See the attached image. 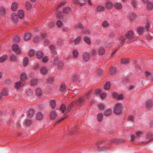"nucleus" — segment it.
<instances>
[{
    "label": "nucleus",
    "instance_id": "a211bd4d",
    "mask_svg": "<svg viewBox=\"0 0 153 153\" xmlns=\"http://www.w3.org/2000/svg\"><path fill=\"white\" fill-rule=\"evenodd\" d=\"M43 53L41 51H38L36 53V56L38 59H41L43 57Z\"/></svg>",
    "mask_w": 153,
    "mask_h": 153
},
{
    "label": "nucleus",
    "instance_id": "338daca9",
    "mask_svg": "<svg viewBox=\"0 0 153 153\" xmlns=\"http://www.w3.org/2000/svg\"><path fill=\"white\" fill-rule=\"evenodd\" d=\"M65 89V86L64 84H62L61 86L60 90L62 91H64Z\"/></svg>",
    "mask_w": 153,
    "mask_h": 153
},
{
    "label": "nucleus",
    "instance_id": "393cba45",
    "mask_svg": "<svg viewBox=\"0 0 153 153\" xmlns=\"http://www.w3.org/2000/svg\"><path fill=\"white\" fill-rule=\"evenodd\" d=\"M43 117L42 114L40 112H38L36 114V118L38 120L42 119Z\"/></svg>",
    "mask_w": 153,
    "mask_h": 153
},
{
    "label": "nucleus",
    "instance_id": "4468645a",
    "mask_svg": "<svg viewBox=\"0 0 153 153\" xmlns=\"http://www.w3.org/2000/svg\"><path fill=\"white\" fill-rule=\"evenodd\" d=\"M18 7V4L16 2H13L12 3L11 6V10L13 11L16 10Z\"/></svg>",
    "mask_w": 153,
    "mask_h": 153
},
{
    "label": "nucleus",
    "instance_id": "3c124183",
    "mask_svg": "<svg viewBox=\"0 0 153 153\" xmlns=\"http://www.w3.org/2000/svg\"><path fill=\"white\" fill-rule=\"evenodd\" d=\"M12 82L10 79H7L6 80L5 84L7 86H10L12 84Z\"/></svg>",
    "mask_w": 153,
    "mask_h": 153
},
{
    "label": "nucleus",
    "instance_id": "7c9ffc66",
    "mask_svg": "<svg viewBox=\"0 0 153 153\" xmlns=\"http://www.w3.org/2000/svg\"><path fill=\"white\" fill-rule=\"evenodd\" d=\"M56 114L55 111H53L51 113L50 115L51 119L53 120L56 117Z\"/></svg>",
    "mask_w": 153,
    "mask_h": 153
},
{
    "label": "nucleus",
    "instance_id": "603ef678",
    "mask_svg": "<svg viewBox=\"0 0 153 153\" xmlns=\"http://www.w3.org/2000/svg\"><path fill=\"white\" fill-rule=\"evenodd\" d=\"M56 24L59 27H61L63 24L62 22L60 20L57 21Z\"/></svg>",
    "mask_w": 153,
    "mask_h": 153
},
{
    "label": "nucleus",
    "instance_id": "5701e85b",
    "mask_svg": "<svg viewBox=\"0 0 153 153\" xmlns=\"http://www.w3.org/2000/svg\"><path fill=\"white\" fill-rule=\"evenodd\" d=\"M31 34L29 33H27L25 34L24 39L25 40L27 41L29 40L31 37Z\"/></svg>",
    "mask_w": 153,
    "mask_h": 153
},
{
    "label": "nucleus",
    "instance_id": "680f3d73",
    "mask_svg": "<svg viewBox=\"0 0 153 153\" xmlns=\"http://www.w3.org/2000/svg\"><path fill=\"white\" fill-rule=\"evenodd\" d=\"M58 19H60L62 17V13L61 12H58L56 14Z\"/></svg>",
    "mask_w": 153,
    "mask_h": 153
},
{
    "label": "nucleus",
    "instance_id": "aec40b11",
    "mask_svg": "<svg viewBox=\"0 0 153 153\" xmlns=\"http://www.w3.org/2000/svg\"><path fill=\"white\" fill-rule=\"evenodd\" d=\"M6 10L5 8L1 6L0 7V13L1 15L4 16L6 14Z\"/></svg>",
    "mask_w": 153,
    "mask_h": 153
},
{
    "label": "nucleus",
    "instance_id": "37998d69",
    "mask_svg": "<svg viewBox=\"0 0 153 153\" xmlns=\"http://www.w3.org/2000/svg\"><path fill=\"white\" fill-rule=\"evenodd\" d=\"M116 72V68L115 67H111L110 69V73L111 74H114Z\"/></svg>",
    "mask_w": 153,
    "mask_h": 153
},
{
    "label": "nucleus",
    "instance_id": "f03ea898",
    "mask_svg": "<svg viewBox=\"0 0 153 153\" xmlns=\"http://www.w3.org/2000/svg\"><path fill=\"white\" fill-rule=\"evenodd\" d=\"M123 109V106L121 103H117L114 108V112L117 115H120L122 113Z\"/></svg>",
    "mask_w": 153,
    "mask_h": 153
},
{
    "label": "nucleus",
    "instance_id": "bb28decb",
    "mask_svg": "<svg viewBox=\"0 0 153 153\" xmlns=\"http://www.w3.org/2000/svg\"><path fill=\"white\" fill-rule=\"evenodd\" d=\"M130 62V60L127 59H121V64L126 65L128 64Z\"/></svg>",
    "mask_w": 153,
    "mask_h": 153
},
{
    "label": "nucleus",
    "instance_id": "f704fd0d",
    "mask_svg": "<svg viewBox=\"0 0 153 153\" xmlns=\"http://www.w3.org/2000/svg\"><path fill=\"white\" fill-rule=\"evenodd\" d=\"M27 79V76L26 74L24 73H22L21 76V80L24 81H25V80Z\"/></svg>",
    "mask_w": 153,
    "mask_h": 153
},
{
    "label": "nucleus",
    "instance_id": "cd10ccee",
    "mask_svg": "<svg viewBox=\"0 0 153 153\" xmlns=\"http://www.w3.org/2000/svg\"><path fill=\"white\" fill-rule=\"evenodd\" d=\"M40 40V37L39 35H36L33 39V41L35 43H38Z\"/></svg>",
    "mask_w": 153,
    "mask_h": 153
},
{
    "label": "nucleus",
    "instance_id": "a18cd8bd",
    "mask_svg": "<svg viewBox=\"0 0 153 153\" xmlns=\"http://www.w3.org/2000/svg\"><path fill=\"white\" fill-rule=\"evenodd\" d=\"M56 102L54 100H52L51 102V105L53 109H54L56 106Z\"/></svg>",
    "mask_w": 153,
    "mask_h": 153
},
{
    "label": "nucleus",
    "instance_id": "c756f323",
    "mask_svg": "<svg viewBox=\"0 0 153 153\" xmlns=\"http://www.w3.org/2000/svg\"><path fill=\"white\" fill-rule=\"evenodd\" d=\"M147 7L148 10H151L153 9V4L151 1H149L147 4Z\"/></svg>",
    "mask_w": 153,
    "mask_h": 153
},
{
    "label": "nucleus",
    "instance_id": "4c0bfd02",
    "mask_svg": "<svg viewBox=\"0 0 153 153\" xmlns=\"http://www.w3.org/2000/svg\"><path fill=\"white\" fill-rule=\"evenodd\" d=\"M135 14L134 13H130L129 17V19L130 21H133L135 19Z\"/></svg>",
    "mask_w": 153,
    "mask_h": 153
},
{
    "label": "nucleus",
    "instance_id": "7ed1b4c3",
    "mask_svg": "<svg viewBox=\"0 0 153 153\" xmlns=\"http://www.w3.org/2000/svg\"><path fill=\"white\" fill-rule=\"evenodd\" d=\"M13 49V51H15L17 54H20L22 52L21 50L19 48V45L16 44H15L13 45L12 46Z\"/></svg>",
    "mask_w": 153,
    "mask_h": 153
},
{
    "label": "nucleus",
    "instance_id": "bf43d9fd",
    "mask_svg": "<svg viewBox=\"0 0 153 153\" xmlns=\"http://www.w3.org/2000/svg\"><path fill=\"white\" fill-rule=\"evenodd\" d=\"M145 75L146 76L149 77L151 80H152L153 79H152L153 78L152 77L151 74L149 72H146V71L145 72Z\"/></svg>",
    "mask_w": 153,
    "mask_h": 153
},
{
    "label": "nucleus",
    "instance_id": "9b49d317",
    "mask_svg": "<svg viewBox=\"0 0 153 153\" xmlns=\"http://www.w3.org/2000/svg\"><path fill=\"white\" fill-rule=\"evenodd\" d=\"M48 69L47 67L44 66L42 67L40 69L41 73L45 75L48 72Z\"/></svg>",
    "mask_w": 153,
    "mask_h": 153
},
{
    "label": "nucleus",
    "instance_id": "c9c22d12",
    "mask_svg": "<svg viewBox=\"0 0 153 153\" xmlns=\"http://www.w3.org/2000/svg\"><path fill=\"white\" fill-rule=\"evenodd\" d=\"M57 44L59 46H61L64 44V40L61 39H59L57 41Z\"/></svg>",
    "mask_w": 153,
    "mask_h": 153
},
{
    "label": "nucleus",
    "instance_id": "6e6d98bb",
    "mask_svg": "<svg viewBox=\"0 0 153 153\" xmlns=\"http://www.w3.org/2000/svg\"><path fill=\"white\" fill-rule=\"evenodd\" d=\"M91 95V92H87L85 94V95L84 97L85 99L86 100H88L90 98V97Z\"/></svg>",
    "mask_w": 153,
    "mask_h": 153
},
{
    "label": "nucleus",
    "instance_id": "2eb2a0df",
    "mask_svg": "<svg viewBox=\"0 0 153 153\" xmlns=\"http://www.w3.org/2000/svg\"><path fill=\"white\" fill-rule=\"evenodd\" d=\"M71 9L69 7H65L63 10V12L64 13L69 14L71 13Z\"/></svg>",
    "mask_w": 153,
    "mask_h": 153
},
{
    "label": "nucleus",
    "instance_id": "ddd939ff",
    "mask_svg": "<svg viewBox=\"0 0 153 153\" xmlns=\"http://www.w3.org/2000/svg\"><path fill=\"white\" fill-rule=\"evenodd\" d=\"M105 8L103 6L99 5L96 8V11L98 13H102L104 11Z\"/></svg>",
    "mask_w": 153,
    "mask_h": 153
},
{
    "label": "nucleus",
    "instance_id": "a19ab883",
    "mask_svg": "<svg viewBox=\"0 0 153 153\" xmlns=\"http://www.w3.org/2000/svg\"><path fill=\"white\" fill-rule=\"evenodd\" d=\"M110 88V83L109 82H107L104 86V88L106 90L109 89Z\"/></svg>",
    "mask_w": 153,
    "mask_h": 153
},
{
    "label": "nucleus",
    "instance_id": "a878e982",
    "mask_svg": "<svg viewBox=\"0 0 153 153\" xmlns=\"http://www.w3.org/2000/svg\"><path fill=\"white\" fill-rule=\"evenodd\" d=\"M2 94L3 96L8 95L9 94V91L8 90L5 88H3L2 91Z\"/></svg>",
    "mask_w": 153,
    "mask_h": 153
},
{
    "label": "nucleus",
    "instance_id": "4be33fe9",
    "mask_svg": "<svg viewBox=\"0 0 153 153\" xmlns=\"http://www.w3.org/2000/svg\"><path fill=\"white\" fill-rule=\"evenodd\" d=\"M36 95L38 97H39L42 94V90L39 88H37L36 90Z\"/></svg>",
    "mask_w": 153,
    "mask_h": 153
},
{
    "label": "nucleus",
    "instance_id": "72a5a7b5",
    "mask_svg": "<svg viewBox=\"0 0 153 153\" xmlns=\"http://www.w3.org/2000/svg\"><path fill=\"white\" fill-rule=\"evenodd\" d=\"M30 83L32 86H36L38 84V81L36 79H33L31 81Z\"/></svg>",
    "mask_w": 153,
    "mask_h": 153
},
{
    "label": "nucleus",
    "instance_id": "f3484780",
    "mask_svg": "<svg viewBox=\"0 0 153 153\" xmlns=\"http://www.w3.org/2000/svg\"><path fill=\"white\" fill-rule=\"evenodd\" d=\"M98 52L100 55H103L105 52V50L104 48L102 47H100L98 50Z\"/></svg>",
    "mask_w": 153,
    "mask_h": 153
},
{
    "label": "nucleus",
    "instance_id": "1a4fd4ad",
    "mask_svg": "<svg viewBox=\"0 0 153 153\" xmlns=\"http://www.w3.org/2000/svg\"><path fill=\"white\" fill-rule=\"evenodd\" d=\"M113 3L111 1L107 2L105 5L106 8L108 10L111 9L113 8Z\"/></svg>",
    "mask_w": 153,
    "mask_h": 153
},
{
    "label": "nucleus",
    "instance_id": "6e6552de",
    "mask_svg": "<svg viewBox=\"0 0 153 153\" xmlns=\"http://www.w3.org/2000/svg\"><path fill=\"white\" fill-rule=\"evenodd\" d=\"M114 6L115 8L117 10H120L123 8L122 4L120 2H116L114 4Z\"/></svg>",
    "mask_w": 153,
    "mask_h": 153
},
{
    "label": "nucleus",
    "instance_id": "de8ad7c7",
    "mask_svg": "<svg viewBox=\"0 0 153 153\" xmlns=\"http://www.w3.org/2000/svg\"><path fill=\"white\" fill-rule=\"evenodd\" d=\"M96 50L95 49H94L91 50V53L92 56H96Z\"/></svg>",
    "mask_w": 153,
    "mask_h": 153
},
{
    "label": "nucleus",
    "instance_id": "c85d7f7f",
    "mask_svg": "<svg viewBox=\"0 0 153 153\" xmlns=\"http://www.w3.org/2000/svg\"><path fill=\"white\" fill-rule=\"evenodd\" d=\"M152 133L149 132L147 134V138L149 139V140L148 141H146L145 142V143H148L152 140Z\"/></svg>",
    "mask_w": 153,
    "mask_h": 153
},
{
    "label": "nucleus",
    "instance_id": "e433bc0d",
    "mask_svg": "<svg viewBox=\"0 0 153 153\" xmlns=\"http://www.w3.org/2000/svg\"><path fill=\"white\" fill-rule=\"evenodd\" d=\"M112 113V110L110 109H108L106 110L104 113L105 115L106 116H108L110 115Z\"/></svg>",
    "mask_w": 153,
    "mask_h": 153
},
{
    "label": "nucleus",
    "instance_id": "473e14b6",
    "mask_svg": "<svg viewBox=\"0 0 153 153\" xmlns=\"http://www.w3.org/2000/svg\"><path fill=\"white\" fill-rule=\"evenodd\" d=\"M33 92V90L30 89H27L26 92V94L28 96H31L32 95Z\"/></svg>",
    "mask_w": 153,
    "mask_h": 153
},
{
    "label": "nucleus",
    "instance_id": "09e8293b",
    "mask_svg": "<svg viewBox=\"0 0 153 153\" xmlns=\"http://www.w3.org/2000/svg\"><path fill=\"white\" fill-rule=\"evenodd\" d=\"M131 3L132 6L134 7H136L137 6V1L136 0H132L131 1Z\"/></svg>",
    "mask_w": 153,
    "mask_h": 153
},
{
    "label": "nucleus",
    "instance_id": "774afa93",
    "mask_svg": "<svg viewBox=\"0 0 153 153\" xmlns=\"http://www.w3.org/2000/svg\"><path fill=\"white\" fill-rule=\"evenodd\" d=\"M29 54L30 56H33L34 55V51L33 50H31L29 51Z\"/></svg>",
    "mask_w": 153,
    "mask_h": 153
},
{
    "label": "nucleus",
    "instance_id": "9d476101",
    "mask_svg": "<svg viewBox=\"0 0 153 153\" xmlns=\"http://www.w3.org/2000/svg\"><path fill=\"white\" fill-rule=\"evenodd\" d=\"M76 103L74 101L70 103L67 107V109L66 111V112L67 113L70 111L72 107Z\"/></svg>",
    "mask_w": 153,
    "mask_h": 153
},
{
    "label": "nucleus",
    "instance_id": "69168bd1",
    "mask_svg": "<svg viewBox=\"0 0 153 153\" xmlns=\"http://www.w3.org/2000/svg\"><path fill=\"white\" fill-rule=\"evenodd\" d=\"M54 80V78L51 77H49L48 79V82L50 83H52Z\"/></svg>",
    "mask_w": 153,
    "mask_h": 153
},
{
    "label": "nucleus",
    "instance_id": "13d9d810",
    "mask_svg": "<svg viewBox=\"0 0 153 153\" xmlns=\"http://www.w3.org/2000/svg\"><path fill=\"white\" fill-rule=\"evenodd\" d=\"M119 141V140L117 139H114L110 141V143L111 144H112L113 143H115L118 142Z\"/></svg>",
    "mask_w": 153,
    "mask_h": 153
},
{
    "label": "nucleus",
    "instance_id": "423d86ee",
    "mask_svg": "<svg viewBox=\"0 0 153 153\" xmlns=\"http://www.w3.org/2000/svg\"><path fill=\"white\" fill-rule=\"evenodd\" d=\"M85 100V98L83 97H79L77 100L74 102L75 103H78L77 104L78 105H81L83 104Z\"/></svg>",
    "mask_w": 153,
    "mask_h": 153
},
{
    "label": "nucleus",
    "instance_id": "5fc2aeb1",
    "mask_svg": "<svg viewBox=\"0 0 153 153\" xmlns=\"http://www.w3.org/2000/svg\"><path fill=\"white\" fill-rule=\"evenodd\" d=\"M66 109V106L64 104H62L61 105V107L60 108V110L62 111L63 113H64L65 110Z\"/></svg>",
    "mask_w": 153,
    "mask_h": 153
},
{
    "label": "nucleus",
    "instance_id": "864d4df0",
    "mask_svg": "<svg viewBox=\"0 0 153 153\" xmlns=\"http://www.w3.org/2000/svg\"><path fill=\"white\" fill-rule=\"evenodd\" d=\"M84 41L85 42L88 44H90L91 43V41L89 38L88 37H85L84 38Z\"/></svg>",
    "mask_w": 153,
    "mask_h": 153
},
{
    "label": "nucleus",
    "instance_id": "dca6fc26",
    "mask_svg": "<svg viewBox=\"0 0 153 153\" xmlns=\"http://www.w3.org/2000/svg\"><path fill=\"white\" fill-rule=\"evenodd\" d=\"M12 20L15 23L17 22L18 21V16L15 13H13L12 14Z\"/></svg>",
    "mask_w": 153,
    "mask_h": 153
},
{
    "label": "nucleus",
    "instance_id": "c03bdc74",
    "mask_svg": "<svg viewBox=\"0 0 153 153\" xmlns=\"http://www.w3.org/2000/svg\"><path fill=\"white\" fill-rule=\"evenodd\" d=\"M64 65V63L62 61H61L59 62L58 66V68L59 69H62Z\"/></svg>",
    "mask_w": 153,
    "mask_h": 153
},
{
    "label": "nucleus",
    "instance_id": "8fccbe9b",
    "mask_svg": "<svg viewBox=\"0 0 153 153\" xmlns=\"http://www.w3.org/2000/svg\"><path fill=\"white\" fill-rule=\"evenodd\" d=\"M28 62V59L26 57L24 58L23 61V65L24 66H26Z\"/></svg>",
    "mask_w": 153,
    "mask_h": 153
},
{
    "label": "nucleus",
    "instance_id": "20e7f679",
    "mask_svg": "<svg viewBox=\"0 0 153 153\" xmlns=\"http://www.w3.org/2000/svg\"><path fill=\"white\" fill-rule=\"evenodd\" d=\"M25 83V81H24L20 80L19 82L15 83V87L16 89H19L23 86Z\"/></svg>",
    "mask_w": 153,
    "mask_h": 153
},
{
    "label": "nucleus",
    "instance_id": "e2e57ef3",
    "mask_svg": "<svg viewBox=\"0 0 153 153\" xmlns=\"http://www.w3.org/2000/svg\"><path fill=\"white\" fill-rule=\"evenodd\" d=\"M108 25V23L106 21H105L102 22V25L104 27H106Z\"/></svg>",
    "mask_w": 153,
    "mask_h": 153
},
{
    "label": "nucleus",
    "instance_id": "0e129e2a",
    "mask_svg": "<svg viewBox=\"0 0 153 153\" xmlns=\"http://www.w3.org/2000/svg\"><path fill=\"white\" fill-rule=\"evenodd\" d=\"M143 134V132L142 131H138L136 133L137 137H139L141 136Z\"/></svg>",
    "mask_w": 153,
    "mask_h": 153
},
{
    "label": "nucleus",
    "instance_id": "58836bf2",
    "mask_svg": "<svg viewBox=\"0 0 153 153\" xmlns=\"http://www.w3.org/2000/svg\"><path fill=\"white\" fill-rule=\"evenodd\" d=\"M97 119L98 121H101L103 119V114L101 113L98 114L97 116Z\"/></svg>",
    "mask_w": 153,
    "mask_h": 153
},
{
    "label": "nucleus",
    "instance_id": "4d7b16f0",
    "mask_svg": "<svg viewBox=\"0 0 153 153\" xmlns=\"http://www.w3.org/2000/svg\"><path fill=\"white\" fill-rule=\"evenodd\" d=\"M32 123V121L31 120H27L25 122V123L26 126H30Z\"/></svg>",
    "mask_w": 153,
    "mask_h": 153
},
{
    "label": "nucleus",
    "instance_id": "49530a36",
    "mask_svg": "<svg viewBox=\"0 0 153 153\" xmlns=\"http://www.w3.org/2000/svg\"><path fill=\"white\" fill-rule=\"evenodd\" d=\"M75 28L77 29L78 28H80L81 29H82L83 28V27L82 24L81 23H79L76 24L74 26Z\"/></svg>",
    "mask_w": 153,
    "mask_h": 153
},
{
    "label": "nucleus",
    "instance_id": "6ab92c4d",
    "mask_svg": "<svg viewBox=\"0 0 153 153\" xmlns=\"http://www.w3.org/2000/svg\"><path fill=\"white\" fill-rule=\"evenodd\" d=\"M8 57L6 55H3L0 57V62H4L7 59Z\"/></svg>",
    "mask_w": 153,
    "mask_h": 153
},
{
    "label": "nucleus",
    "instance_id": "2f4dec72",
    "mask_svg": "<svg viewBox=\"0 0 153 153\" xmlns=\"http://www.w3.org/2000/svg\"><path fill=\"white\" fill-rule=\"evenodd\" d=\"M25 5L27 10H30L31 9L32 6L31 5V3L30 1H27Z\"/></svg>",
    "mask_w": 153,
    "mask_h": 153
},
{
    "label": "nucleus",
    "instance_id": "0eeeda50",
    "mask_svg": "<svg viewBox=\"0 0 153 153\" xmlns=\"http://www.w3.org/2000/svg\"><path fill=\"white\" fill-rule=\"evenodd\" d=\"M79 4L80 6H82L85 4V2L88 1L89 4L91 5L92 3L91 2L90 0H79Z\"/></svg>",
    "mask_w": 153,
    "mask_h": 153
},
{
    "label": "nucleus",
    "instance_id": "39448f33",
    "mask_svg": "<svg viewBox=\"0 0 153 153\" xmlns=\"http://www.w3.org/2000/svg\"><path fill=\"white\" fill-rule=\"evenodd\" d=\"M90 56L89 53L87 52H85L84 53L82 58L84 61L87 62L90 59Z\"/></svg>",
    "mask_w": 153,
    "mask_h": 153
},
{
    "label": "nucleus",
    "instance_id": "ea45409f",
    "mask_svg": "<svg viewBox=\"0 0 153 153\" xmlns=\"http://www.w3.org/2000/svg\"><path fill=\"white\" fill-rule=\"evenodd\" d=\"M137 32L139 34L143 33L144 31L143 27H139L137 29Z\"/></svg>",
    "mask_w": 153,
    "mask_h": 153
},
{
    "label": "nucleus",
    "instance_id": "f257e3e1",
    "mask_svg": "<svg viewBox=\"0 0 153 153\" xmlns=\"http://www.w3.org/2000/svg\"><path fill=\"white\" fill-rule=\"evenodd\" d=\"M125 37L126 39L123 36H121L119 38V40L121 41L120 44L121 46L126 40L127 42H129L131 40L134 38V33L132 31H130L128 32L125 35Z\"/></svg>",
    "mask_w": 153,
    "mask_h": 153
},
{
    "label": "nucleus",
    "instance_id": "412c9836",
    "mask_svg": "<svg viewBox=\"0 0 153 153\" xmlns=\"http://www.w3.org/2000/svg\"><path fill=\"white\" fill-rule=\"evenodd\" d=\"M146 106L148 108L151 107L153 105V102L152 100H148L147 101L146 104Z\"/></svg>",
    "mask_w": 153,
    "mask_h": 153
},
{
    "label": "nucleus",
    "instance_id": "79ce46f5",
    "mask_svg": "<svg viewBox=\"0 0 153 153\" xmlns=\"http://www.w3.org/2000/svg\"><path fill=\"white\" fill-rule=\"evenodd\" d=\"M73 57L74 58H77L79 54V53L76 50H74L73 52Z\"/></svg>",
    "mask_w": 153,
    "mask_h": 153
},
{
    "label": "nucleus",
    "instance_id": "f8f14e48",
    "mask_svg": "<svg viewBox=\"0 0 153 153\" xmlns=\"http://www.w3.org/2000/svg\"><path fill=\"white\" fill-rule=\"evenodd\" d=\"M18 16L19 18L22 19L25 16L24 11L22 10H20L18 12Z\"/></svg>",
    "mask_w": 153,
    "mask_h": 153
},
{
    "label": "nucleus",
    "instance_id": "b1692460",
    "mask_svg": "<svg viewBox=\"0 0 153 153\" xmlns=\"http://www.w3.org/2000/svg\"><path fill=\"white\" fill-rule=\"evenodd\" d=\"M35 111L33 109H30L28 113V116L30 117H32L34 115Z\"/></svg>",
    "mask_w": 153,
    "mask_h": 153
},
{
    "label": "nucleus",
    "instance_id": "052dcab7",
    "mask_svg": "<svg viewBox=\"0 0 153 153\" xmlns=\"http://www.w3.org/2000/svg\"><path fill=\"white\" fill-rule=\"evenodd\" d=\"M10 59L11 61H16L17 60V57L15 55H12L10 57Z\"/></svg>",
    "mask_w": 153,
    "mask_h": 153
}]
</instances>
